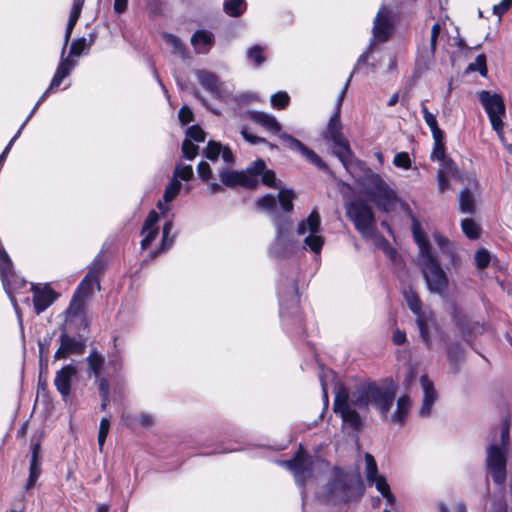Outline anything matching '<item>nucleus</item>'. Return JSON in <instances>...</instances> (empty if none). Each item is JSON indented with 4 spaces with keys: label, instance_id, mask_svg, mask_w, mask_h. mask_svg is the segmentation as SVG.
Instances as JSON below:
<instances>
[{
    "label": "nucleus",
    "instance_id": "f257e3e1",
    "mask_svg": "<svg viewBox=\"0 0 512 512\" xmlns=\"http://www.w3.org/2000/svg\"><path fill=\"white\" fill-rule=\"evenodd\" d=\"M393 401L394 394L392 392L375 385L360 386L352 395L345 387L340 386L335 395L333 410L340 415L343 422L357 427L360 424L357 409L374 405L386 421L403 425L411 408V400L406 395L400 397L395 410L390 413Z\"/></svg>",
    "mask_w": 512,
    "mask_h": 512
},
{
    "label": "nucleus",
    "instance_id": "f03ea898",
    "mask_svg": "<svg viewBox=\"0 0 512 512\" xmlns=\"http://www.w3.org/2000/svg\"><path fill=\"white\" fill-rule=\"evenodd\" d=\"M412 234L419 249V265L428 290L434 294L445 295L449 286L448 277L432 253L421 224L415 218L412 223Z\"/></svg>",
    "mask_w": 512,
    "mask_h": 512
},
{
    "label": "nucleus",
    "instance_id": "7ed1b4c3",
    "mask_svg": "<svg viewBox=\"0 0 512 512\" xmlns=\"http://www.w3.org/2000/svg\"><path fill=\"white\" fill-rule=\"evenodd\" d=\"M362 188V193L374 202L379 210L390 212L396 209L399 198L380 175L372 172L367 174L363 180Z\"/></svg>",
    "mask_w": 512,
    "mask_h": 512
},
{
    "label": "nucleus",
    "instance_id": "20e7f679",
    "mask_svg": "<svg viewBox=\"0 0 512 512\" xmlns=\"http://www.w3.org/2000/svg\"><path fill=\"white\" fill-rule=\"evenodd\" d=\"M510 422L506 418L503 420L499 437H494L492 443L487 448V470L494 480H504L505 473V452L509 444Z\"/></svg>",
    "mask_w": 512,
    "mask_h": 512
},
{
    "label": "nucleus",
    "instance_id": "39448f33",
    "mask_svg": "<svg viewBox=\"0 0 512 512\" xmlns=\"http://www.w3.org/2000/svg\"><path fill=\"white\" fill-rule=\"evenodd\" d=\"M404 297L409 309L416 315V324L421 340L430 348L432 335L438 331L433 312L422 309L421 300L414 291H406Z\"/></svg>",
    "mask_w": 512,
    "mask_h": 512
},
{
    "label": "nucleus",
    "instance_id": "423d86ee",
    "mask_svg": "<svg viewBox=\"0 0 512 512\" xmlns=\"http://www.w3.org/2000/svg\"><path fill=\"white\" fill-rule=\"evenodd\" d=\"M344 94L345 89L341 92L338 98L337 112L330 118L324 137L325 139L333 142V153L338 157L344 167L347 168L353 161V153L349 147L348 141L344 138L341 132L342 125L340 122L339 110Z\"/></svg>",
    "mask_w": 512,
    "mask_h": 512
},
{
    "label": "nucleus",
    "instance_id": "0eeeda50",
    "mask_svg": "<svg viewBox=\"0 0 512 512\" xmlns=\"http://www.w3.org/2000/svg\"><path fill=\"white\" fill-rule=\"evenodd\" d=\"M478 98L488 115L492 129L497 133L499 139L503 141V118L506 114L503 98L499 94L492 93L488 90L480 91L478 93Z\"/></svg>",
    "mask_w": 512,
    "mask_h": 512
},
{
    "label": "nucleus",
    "instance_id": "6e6552de",
    "mask_svg": "<svg viewBox=\"0 0 512 512\" xmlns=\"http://www.w3.org/2000/svg\"><path fill=\"white\" fill-rule=\"evenodd\" d=\"M345 209L346 215L354 223L355 228L363 236H371L375 223L372 209L361 200L347 202Z\"/></svg>",
    "mask_w": 512,
    "mask_h": 512
},
{
    "label": "nucleus",
    "instance_id": "1a4fd4ad",
    "mask_svg": "<svg viewBox=\"0 0 512 512\" xmlns=\"http://www.w3.org/2000/svg\"><path fill=\"white\" fill-rule=\"evenodd\" d=\"M321 220L320 215L316 210H313L310 215L302 220L297 227V234L304 237V244L315 254L320 253L323 245L324 238L320 234Z\"/></svg>",
    "mask_w": 512,
    "mask_h": 512
},
{
    "label": "nucleus",
    "instance_id": "9d476101",
    "mask_svg": "<svg viewBox=\"0 0 512 512\" xmlns=\"http://www.w3.org/2000/svg\"><path fill=\"white\" fill-rule=\"evenodd\" d=\"M99 269L92 268L86 274L84 279L79 284L73 299L68 307L67 312L75 315L81 311L84 305V300L92 295L95 289H99Z\"/></svg>",
    "mask_w": 512,
    "mask_h": 512
},
{
    "label": "nucleus",
    "instance_id": "9b49d317",
    "mask_svg": "<svg viewBox=\"0 0 512 512\" xmlns=\"http://www.w3.org/2000/svg\"><path fill=\"white\" fill-rule=\"evenodd\" d=\"M276 237L271 246V252L278 258L287 257L292 253L295 241L290 233L289 220L275 219Z\"/></svg>",
    "mask_w": 512,
    "mask_h": 512
},
{
    "label": "nucleus",
    "instance_id": "f8f14e48",
    "mask_svg": "<svg viewBox=\"0 0 512 512\" xmlns=\"http://www.w3.org/2000/svg\"><path fill=\"white\" fill-rule=\"evenodd\" d=\"M196 75L200 84L215 97L224 99L232 93V85L221 82L215 74L207 70H199Z\"/></svg>",
    "mask_w": 512,
    "mask_h": 512
},
{
    "label": "nucleus",
    "instance_id": "ddd939ff",
    "mask_svg": "<svg viewBox=\"0 0 512 512\" xmlns=\"http://www.w3.org/2000/svg\"><path fill=\"white\" fill-rule=\"evenodd\" d=\"M221 182L228 187L240 185L246 188H254L257 185V175L253 169L247 168L245 171H222L220 173Z\"/></svg>",
    "mask_w": 512,
    "mask_h": 512
},
{
    "label": "nucleus",
    "instance_id": "4468645a",
    "mask_svg": "<svg viewBox=\"0 0 512 512\" xmlns=\"http://www.w3.org/2000/svg\"><path fill=\"white\" fill-rule=\"evenodd\" d=\"M77 373L78 369L72 363L63 366L56 372L54 385L64 400L70 395L71 384Z\"/></svg>",
    "mask_w": 512,
    "mask_h": 512
},
{
    "label": "nucleus",
    "instance_id": "2eb2a0df",
    "mask_svg": "<svg viewBox=\"0 0 512 512\" xmlns=\"http://www.w3.org/2000/svg\"><path fill=\"white\" fill-rule=\"evenodd\" d=\"M279 138L283 143L291 150L300 152L308 161L315 164L319 168H326L324 162L318 157V155L308 149L302 142L287 133H280Z\"/></svg>",
    "mask_w": 512,
    "mask_h": 512
},
{
    "label": "nucleus",
    "instance_id": "dca6fc26",
    "mask_svg": "<svg viewBox=\"0 0 512 512\" xmlns=\"http://www.w3.org/2000/svg\"><path fill=\"white\" fill-rule=\"evenodd\" d=\"M390 16V11L386 7H381L375 17L373 35L378 41L387 40L392 31Z\"/></svg>",
    "mask_w": 512,
    "mask_h": 512
},
{
    "label": "nucleus",
    "instance_id": "f3484780",
    "mask_svg": "<svg viewBox=\"0 0 512 512\" xmlns=\"http://www.w3.org/2000/svg\"><path fill=\"white\" fill-rule=\"evenodd\" d=\"M281 464L297 477L303 475L312 467V459L300 448L291 460L283 461Z\"/></svg>",
    "mask_w": 512,
    "mask_h": 512
},
{
    "label": "nucleus",
    "instance_id": "a211bd4d",
    "mask_svg": "<svg viewBox=\"0 0 512 512\" xmlns=\"http://www.w3.org/2000/svg\"><path fill=\"white\" fill-rule=\"evenodd\" d=\"M75 65H76V62L73 60H70L69 58L64 59L60 62L59 66L56 70V73L50 83L49 88L43 93V95L37 101L35 107L32 110V113H34L36 111V109L38 108V106L40 105V103L46 99L47 95L49 94V92L51 90L60 86L63 79L66 78L70 74L71 70L73 69V67Z\"/></svg>",
    "mask_w": 512,
    "mask_h": 512
},
{
    "label": "nucleus",
    "instance_id": "6ab92c4d",
    "mask_svg": "<svg viewBox=\"0 0 512 512\" xmlns=\"http://www.w3.org/2000/svg\"><path fill=\"white\" fill-rule=\"evenodd\" d=\"M31 290L33 291V304L37 314L45 311L56 299V294L48 286L38 288L32 284Z\"/></svg>",
    "mask_w": 512,
    "mask_h": 512
},
{
    "label": "nucleus",
    "instance_id": "aec40b11",
    "mask_svg": "<svg viewBox=\"0 0 512 512\" xmlns=\"http://www.w3.org/2000/svg\"><path fill=\"white\" fill-rule=\"evenodd\" d=\"M420 383L423 390V399L422 404L419 409V414L422 417H427L430 415L432 407L436 401L437 395L436 391L434 389L433 383L430 381V379L423 375L420 378Z\"/></svg>",
    "mask_w": 512,
    "mask_h": 512
},
{
    "label": "nucleus",
    "instance_id": "412c9836",
    "mask_svg": "<svg viewBox=\"0 0 512 512\" xmlns=\"http://www.w3.org/2000/svg\"><path fill=\"white\" fill-rule=\"evenodd\" d=\"M121 421L130 429L142 427L149 429L155 424V417L149 412H140L138 414L124 413L121 416Z\"/></svg>",
    "mask_w": 512,
    "mask_h": 512
},
{
    "label": "nucleus",
    "instance_id": "4be33fe9",
    "mask_svg": "<svg viewBox=\"0 0 512 512\" xmlns=\"http://www.w3.org/2000/svg\"><path fill=\"white\" fill-rule=\"evenodd\" d=\"M433 239L440 249L442 255L447 257L448 265L451 267H456L459 264V252L456 245L439 233H435L433 235Z\"/></svg>",
    "mask_w": 512,
    "mask_h": 512
},
{
    "label": "nucleus",
    "instance_id": "5701e85b",
    "mask_svg": "<svg viewBox=\"0 0 512 512\" xmlns=\"http://www.w3.org/2000/svg\"><path fill=\"white\" fill-rule=\"evenodd\" d=\"M159 220V215L155 211H151L142 228L143 239L141 241V247L146 249L157 237L158 235V227L157 222Z\"/></svg>",
    "mask_w": 512,
    "mask_h": 512
},
{
    "label": "nucleus",
    "instance_id": "b1692460",
    "mask_svg": "<svg viewBox=\"0 0 512 512\" xmlns=\"http://www.w3.org/2000/svg\"><path fill=\"white\" fill-rule=\"evenodd\" d=\"M0 270L3 285L11 301H14L13 291L15 290V286L11 280L13 277L11 272V260L9 259L7 253L2 249H0Z\"/></svg>",
    "mask_w": 512,
    "mask_h": 512
},
{
    "label": "nucleus",
    "instance_id": "393cba45",
    "mask_svg": "<svg viewBox=\"0 0 512 512\" xmlns=\"http://www.w3.org/2000/svg\"><path fill=\"white\" fill-rule=\"evenodd\" d=\"M248 117L267 131L275 134H280L281 132V125L273 115L260 111H250L248 112Z\"/></svg>",
    "mask_w": 512,
    "mask_h": 512
},
{
    "label": "nucleus",
    "instance_id": "a878e982",
    "mask_svg": "<svg viewBox=\"0 0 512 512\" xmlns=\"http://www.w3.org/2000/svg\"><path fill=\"white\" fill-rule=\"evenodd\" d=\"M213 43V34L206 30L196 31L191 38V44L194 47L196 53H208L213 46Z\"/></svg>",
    "mask_w": 512,
    "mask_h": 512
},
{
    "label": "nucleus",
    "instance_id": "bb28decb",
    "mask_svg": "<svg viewBox=\"0 0 512 512\" xmlns=\"http://www.w3.org/2000/svg\"><path fill=\"white\" fill-rule=\"evenodd\" d=\"M181 190V183L177 179H171L170 183L166 186L163 200H159L157 203L158 209L162 214H166L169 212L170 208L168 203L172 202Z\"/></svg>",
    "mask_w": 512,
    "mask_h": 512
},
{
    "label": "nucleus",
    "instance_id": "cd10ccee",
    "mask_svg": "<svg viewBox=\"0 0 512 512\" xmlns=\"http://www.w3.org/2000/svg\"><path fill=\"white\" fill-rule=\"evenodd\" d=\"M250 169H253V173L257 175V178L261 176L262 182L269 186V187H275L276 186V176L275 173L272 170H266L265 169V163L263 160L256 161Z\"/></svg>",
    "mask_w": 512,
    "mask_h": 512
},
{
    "label": "nucleus",
    "instance_id": "c85d7f7f",
    "mask_svg": "<svg viewBox=\"0 0 512 512\" xmlns=\"http://www.w3.org/2000/svg\"><path fill=\"white\" fill-rule=\"evenodd\" d=\"M83 5H84V0H75L73 3V6H72V9L70 12V16L68 19L67 27H66V32H65V37H64V47H66V45L68 44V41L72 34L73 28L75 27V25L80 17Z\"/></svg>",
    "mask_w": 512,
    "mask_h": 512
},
{
    "label": "nucleus",
    "instance_id": "c756f323",
    "mask_svg": "<svg viewBox=\"0 0 512 512\" xmlns=\"http://www.w3.org/2000/svg\"><path fill=\"white\" fill-rule=\"evenodd\" d=\"M334 486L332 487L335 491H341V495H337V498L342 501H348L352 498V495L348 493L352 488H355L358 491V495L362 492V484L363 482H333Z\"/></svg>",
    "mask_w": 512,
    "mask_h": 512
},
{
    "label": "nucleus",
    "instance_id": "7c9ffc66",
    "mask_svg": "<svg viewBox=\"0 0 512 512\" xmlns=\"http://www.w3.org/2000/svg\"><path fill=\"white\" fill-rule=\"evenodd\" d=\"M162 38L166 45L171 49V53L180 58H186V49L181 40L170 33L163 32Z\"/></svg>",
    "mask_w": 512,
    "mask_h": 512
},
{
    "label": "nucleus",
    "instance_id": "2f4dec72",
    "mask_svg": "<svg viewBox=\"0 0 512 512\" xmlns=\"http://www.w3.org/2000/svg\"><path fill=\"white\" fill-rule=\"evenodd\" d=\"M60 344L62 349L65 350L69 355L71 354H82L84 351V343L75 338L68 336L67 334H62L60 336Z\"/></svg>",
    "mask_w": 512,
    "mask_h": 512
},
{
    "label": "nucleus",
    "instance_id": "473e14b6",
    "mask_svg": "<svg viewBox=\"0 0 512 512\" xmlns=\"http://www.w3.org/2000/svg\"><path fill=\"white\" fill-rule=\"evenodd\" d=\"M86 361L88 364L89 371L93 373L95 378H99L105 363L104 356L100 354L97 350H92L88 355Z\"/></svg>",
    "mask_w": 512,
    "mask_h": 512
},
{
    "label": "nucleus",
    "instance_id": "72a5a7b5",
    "mask_svg": "<svg viewBox=\"0 0 512 512\" xmlns=\"http://www.w3.org/2000/svg\"><path fill=\"white\" fill-rule=\"evenodd\" d=\"M455 324L459 328L462 337L467 341L469 340L471 334L475 330L479 329L478 324L472 322L465 315L457 316L455 318Z\"/></svg>",
    "mask_w": 512,
    "mask_h": 512
},
{
    "label": "nucleus",
    "instance_id": "f704fd0d",
    "mask_svg": "<svg viewBox=\"0 0 512 512\" xmlns=\"http://www.w3.org/2000/svg\"><path fill=\"white\" fill-rule=\"evenodd\" d=\"M421 110L423 113L424 121L430 128L433 138H439L440 134L443 132L438 126L436 116L428 110L423 102L421 103Z\"/></svg>",
    "mask_w": 512,
    "mask_h": 512
},
{
    "label": "nucleus",
    "instance_id": "c9c22d12",
    "mask_svg": "<svg viewBox=\"0 0 512 512\" xmlns=\"http://www.w3.org/2000/svg\"><path fill=\"white\" fill-rule=\"evenodd\" d=\"M247 8L245 0H227L224 3V11L231 17H238Z\"/></svg>",
    "mask_w": 512,
    "mask_h": 512
},
{
    "label": "nucleus",
    "instance_id": "e433bc0d",
    "mask_svg": "<svg viewBox=\"0 0 512 512\" xmlns=\"http://www.w3.org/2000/svg\"><path fill=\"white\" fill-rule=\"evenodd\" d=\"M460 210L463 213H472L474 208L473 196L468 189H464L459 194Z\"/></svg>",
    "mask_w": 512,
    "mask_h": 512
},
{
    "label": "nucleus",
    "instance_id": "4c0bfd02",
    "mask_svg": "<svg viewBox=\"0 0 512 512\" xmlns=\"http://www.w3.org/2000/svg\"><path fill=\"white\" fill-rule=\"evenodd\" d=\"M193 168L191 165H186L183 163H178L175 166L174 174L172 179L189 181L193 177Z\"/></svg>",
    "mask_w": 512,
    "mask_h": 512
},
{
    "label": "nucleus",
    "instance_id": "58836bf2",
    "mask_svg": "<svg viewBox=\"0 0 512 512\" xmlns=\"http://www.w3.org/2000/svg\"><path fill=\"white\" fill-rule=\"evenodd\" d=\"M279 202L282 209L286 212H291L293 210V199L294 193L291 190L282 189L278 194Z\"/></svg>",
    "mask_w": 512,
    "mask_h": 512
},
{
    "label": "nucleus",
    "instance_id": "ea45409f",
    "mask_svg": "<svg viewBox=\"0 0 512 512\" xmlns=\"http://www.w3.org/2000/svg\"><path fill=\"white\" fill-rule=\"evenodd\" d=\"M441 31L439 23H435L431 28L430 43L429 47L425 50V54L428 58H433L436 50V42Z\"/></svg>",
    "mask_w": 512,
    "mask_h": 512
},
{
    "label": "nucleus",
    "instance_id": "a19ab883",
    "mask_svg": "<svg viewBox=\"0 0 512 512\" xmlns=\"http://www.w3.org/2000/svg\"><path fill=\"white\" fill-rule=\"evenodd\" d=\"M441 31L439 23H435L431 28L430 43L429 47L425 50V54L428 58H433L436 50V42Z\"/></svg>",
    "mask_w": 512,
    "mask_h": 512
},
{
    "label": "nucleus",
    "instance_id": "79ce46f5",
    "mask_svg": "<svg viewBox=\"0 0 512 512\" xmlns=\"http://www.w3.org/2000/svg\"><path fill=\"white\" fill-rule=\"evenodd\" d=\"M443 133L440 134L439 138H433L434 139V148H433V151L431 153V159L432 160H438V161H441L445 158H447L445 156V148H444V144H443Z\"/></svg>",
    "mask_w": 512,
    "mask_h": 512
},
{
    "label": "nucleus",
    "instance_id": "37998d69",
    "mask_svg": "<svg viewBox=\"0 0 512 512\" xmlns=\"http://www.w3.org/2000/svg\"><path fill=\"white\" fill-rule=\"evenodd\" d=\"M461 227L464 234L470 239H475L479 236V227L473 220H462Z\"/></svg>",
    "mask_w": 512,
    "mask_h": 512
},
{
    "label": "nucleus",
    "instance_id": "c03bdc74",
    "mask_svg": "<svg viewBox=\"0 0 512 512\" xmlns=\"http://www.w3.org/2000/svg\"><path fill=\"white\" fill-rule=\"evenodd\" d=\"M365 470H366V478L367 480H378L377 478V465L372 455H365ZM379 480H384L383 478H379Z\"/></svg>",
    "mask_w": 512,
    "mask_h": 512
},
{
    "label": "nucleus",
    "instance_id": "a18cd8bd",
    "mask_svg": "<svg viewBox=\"0 0 512 512\" xmlns=\"http://www.w3.org/2000/svg\"><path fill=\"white\" fill-rule=\"evenodd\" d=\"M263 53L264 48L256 45L248 49L247 57L250 61H253L256 66H260L265 61Z\"/></svg>",
    "mask_w": 512,
    "mask_h": 512
},
{
    "label": "nucleus",
    "instance_id": "49530a36",
    "mask_svg": "<svg viewBox=\"0 0 512 512\" xmlns=\"http://www.w3.org/2000/svg\"><path fill=\"white\" fill-rule=\"evenodd\" d=\"M206 138V134L203 129L197 125L191 126L187 129L186 138L190 139L191 142H204Z\"/></svg>",
    "mask_w": 512,
    "mask_h": 512
},
{
    "label": "nucleus",
    "instance_id": "de8ad7c7",
    "mask_svg": "<svg viewBox=\"0 0 512 512\" xmlns=\"http://www.w3.org/2000/svg\"><path fill=\"white\" fill-rule=\"evenodd\" d=\"M469 71H478L482 76L487 75L486 57L484 54H480L476 57L473 63L468 66Z\"/></svg>",
    "mask_w": 512,
    "mask_h": 512
},
{
    "label": "nucleus",
    "instance_id": "09e8293b",
    "mask_svg": "<svg viewBox=\"0 0 512 512\" xmlns=\"http://www.w3.org/2000/svg\"><path fill=\"white\" fill-rule=\"evenodd\" d=\"M289 95L286 92L280 91L271 96V105L277 109L285 108L289 103Z\"/></svg>",
    "mask_w": 512,
    "mask_h": 512
},
{
    "label": "nucleus",
    "instance_id": "8fccbe9b",
    "mask_svg": "<svg viewBox=\"0 0 512 512\" xmlns=\"http://www.w3.org/2000/svg\"><path fill=\"white\" fill-rule=\"evenodd\" d=\"M257 206L261 210L271 212L276 207V198L271 194L264 195L258 199Z\"/></svg>",
    "mask_w": 512,
    "mask_h": 512
},
{
    "label": "nucleus",
    "instance_id": "3c124183",
    "mask_svg": "<svg viewBox=\"0 0 512 512\" xmlns=\"http://www.w3.org/2000/svg\"><path fill=\"white\" fill-rule=\"evenodd\" d=\"M198 146L195 145L190 139H185L182 143L183 156L188 160H193L198 155Z\"/></svg>",
    "mask_w": 512,
    "mask_h": 512
},
{
    "label": "nucleus",
    "instance_id": "603ef678",
    "mask_svg": "<svg viewBox=\"0 0 512 512\" xmlns=\"http://www.w3.org/2000/svg\"><path fill=\"white\" fill-rule=\"evenodd\" d=\"M457 173V168L454 162L448 158L440 161V168L437 174H443L445 176L452 177Z\"/></svg>",
    "mask_w": 512,
    "mask_h": 512
},
{
    "label": "nucleus",
    "instance_id": "864d4df0",
    "mask_svg": "<svg viewBox=\"0 0 512 512\" xmlns=\"http://www.w3.org/2000/svg\"><path fill=\"white\" fill-rule=\"evenodd\" d=\"M376 489L383 495L389 505H394L396 502L395 496L391 493L387 482H374Z\"/></svg>",
    "mask_w": 512,
    "mask_h": 512
},
{
    "label": "nucleus",
    "instance_id": "5fc2aeb1",
    "mask_svg": "<svg viewBox=\"0 0 512 512\" xmlns=\"http://www.w3.org/2000/svg\"><path fill=\"white\" fill-rule=\"evenodd\" d=\"M222 146L219 142L210 141L205 150V156L210 160H216L221 154Z\"/></svg>",
    "mask_w": 512,
    "mask_h": 512
},
{
    "label": "nucleus",
    "instance_id": "6e6d98bb",
    "mask_svg": "<svg viewBox=\"0 0 512 512\" xmlns=\"http://www.w3.org/2000/svg\"><path fill=\"white\" fill-rule=\"evenodd\" d=\"M393 164L396 167L409 169L411 167V159L407 152H399L395 155Z\"/></svg>",
    "mask_w": 512,
    "mask_h": 512
},
{
    "label": "nucleus",
    "instance_id": "4d7b16f0",
    "mask_svg": "<svg viewBox=\"0 0 512 512\" xmlns=\"http://www.w3.org/2000/svg\"><path fill=\"white\" fill-rule=\"evenodd\" d=\"M109 428H110L109 419L102 418L100 421L99 433H98V444H99L100 449H102V447L105 443L107 434L109 432Z\"/></svg>",
    "mask_w": 512,
    "mask_h": 512
},
{
    "label": "nucleus",
    "instance_id": "13d9d810",
    "mask_svg": "<svg viewBox=\"0 0 512 512\" xmlns=\"http://www.w3.org/2000/svg\"><path fill=\"white\" fill-rule=\"evenodd\" d=\"M33 115V113L31 112L27 119L25 120V122L22 124L21 128L18 130V132L14 135V137L10 140V142L8 143V145L5 147L4 151L2 152V154L0 155V166L2 165V163L4 162L5 158H6V155L9 153L14 141L19 137V135L21 134V131L23 129V127L26 125V123L28 122V120L31 118V116Z\"/></svg>",
    "mask_w": 512,
    "mask_h": 512
},
{
    "label": "nucleus",
    "instance_id": "bf43d9fd",
    "mask_svg": "<svg viewBox=\"0 0 512 512\" xmlns=\"http://www.w3.org/2000/svg\"><path fill=\"white\" fill-rule=\"evenodd\" d=\"M172 227H173L172 221H167L164 224L163 237H162V242H161V249H163V250L172 244V239H169V234L172 230Z\"/></svg>",
    "mask_w": 512,
    "mask_h": 512
},
{
    "label": "nucleus",
    "instance_id": "052dcab7",
    "mask_svg": "<svg viewBox=\"0 0 512 512\" xmlns=\"http://www.w3.org/2000/svg\"><path fill=\"white\" fill-rule=\"evenodd\" d=\"M197 172L199 176L202 178L203 181L208 182L211 175L212 170L210 168V165L207 162L201 161L197 166Z\"/></svg>",
    "mask_w": 512,
    "mask_h": 512
},
{
    "label": "nucleus",
    "instance_id": "680f3d73",
    "mask_svg": "<svg viewBox=\"0 0 512 512\" xmlns=\"http://www.w3.org/2000/svg\"><path fill=\"white\" fill-rule=\"evenodd\" d=\"M490 261V255L486 250H480L475 255V262L477 267L485 268L488 266Z\"/></svg>",
    "mask_w": 512,
    "mask_h": 512
},
{
    "label": "nucleus",
    "instance_id": "e2e57ef3",
    "mask_svg": "<svg viewBox=\"0 0 512 512\" xmlns=\"http://www.w3.org/2000/svg\"><path fill=\"white\" fill-rule=\"evenodd\" d=\"M86 47H87L86 39L80 38L72 43L71 48H70V54L79 56L86 49Z\"/></svg>",
    "mask_w": 512,
    "mask_h": 512
},
{
    "label": "nucleus",
    "instance_id": "0e129e2a",
    "mask_svg": "<svg viewBox=\"0 0 512 512\" xmlns=\"http://www.w3.org/2000/svg\"><path fill=\"white\" fill-rule=\"evenodd\" d=\"M512 7V0H502L499 4L493 7V13L499 18L502 17Z\"/></svg>",
    "mask_w": 512,
    "mask_h": 512
},
{
    "label": "nucleus",
    "instance_id": "69168bd1",
    "mask_svg": "<svg viewBox=\"0 0 512 512\" xmlns=\"http://www.w3.org/2000/svg\"><path fill=\"white\" fill-rule=\"evenodd\" d=\"M98 383V389L100 396L102 398H109L110 395V385L106 378H102L99 376V378H96Z\"/></svg>",
    "mask_w": 512,
    "mask_h": 512
},
{
    "label": "nucleus",
    "instance_id": "338daca9",
    "mask_svg": "<svg viewBox=\"0 0 512 512\" xmlns=\"http://www.w3.org/2000/svg\"><path fill=\"white\" fill-rule=\"evenodd\" d=\"M179 120L182 124H187L193 120V113L187 106H183L178 114Z\"/></svg>",
    "mask_w": 512,
    "mask_h": 512
},
{
    "label": "nucleus",
    "instance_id": "774afa93",
    "mask_svg": "<svg viewBox=\"0 0 512 512\" xmlns=\"http://www.w3.org/2000/svg\"><path fill=\"white\" fill-rule=\"evenodd\" d=\"M449 176H445L443 174H437V182H438V191L440 193H444L447 189H449Z\"/></svg>",
    "mask_w": 512,
    "mask_h": 512
}]
</instances>
